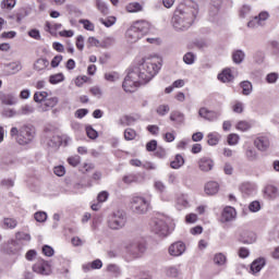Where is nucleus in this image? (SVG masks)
I'll list each match as a JSON object with an SVG mask.
<instances>
[{"instance_id": "obj_1", "label": "nucleus", "mask_w": 279, "mask_h": 279, "mask_svg": "<svg viewBox=\"0 0 279 279\" xmlns=\"http://www.w3.org/2000/svg\"><path fill=\"white\" fill-rule=\"evenodd\" d=\"M133 69L140 75L142 82L149 84L158 75L160 69H162V61L158 57H146L138 66Z\"/></svg>"}, {"instance_id": "obj_2", "label": "nucleus", "mask_w": 279, "mask_h": 279, "mask_svg": "<svg viewBox=\"0 0 279 279\" xmlns=\"http://www.w3.org/2000/svg\"><path fill=\"white\" fill-rule=\"evenodd\" d=\"M195 16H197V10L191 7L180 5L172 16V27L175 32H186L195 22Z\"/></svg>"}, {"instance_id": "obj_3", "label": "nucleus", "mask_w": 279, "mask_h": 279, "mask_svg": "<svg viewBox=\"0 0 279 279\" xmlns=\"http://www.w3.org/2000/svg\"><path fill=\"white\" fill-rule=\"evenodd\" d=\"M144 84L147 83L141 80V75L136 73L134 68H131L129 69V73L124 78L122 88L125 90V93H135L136 88H138V86H143Z\"/></svg>"}, {"instance_id": "obj_4", "label": "nucleus", "mask_w": 279, "mask_h": 279, "mask_svg": "<svg viewBox=\"0 0 279 279\" xmlns=\"http://www.w3.org/2000/svg\"><path fill=\"white\" fill-rule=\"evenodd\" d=\"M150 228L158 236H169V218L165 216L155 218L150 223Z\"/></svg>"}, {"instance_id": "obj_5", "label": "nucleus", "mask_w": 279, "mask_h": 279, "mask_svg": "<svg viewBox=\"0 0 279 279\" xmlns=\"http://www.w3.org/2000/svg\"><path fill=\"white\" fill-rule=\"evenodd\" d=\"M126 221L128 217L124 211H114L108 217V228L110 230H121V228L125 227Z\"/></svg>"}, {"instance_id": "obj_6", "label": "nucleus", "mask_w": 279, "mask_h": 279, "mask_svg": "<svg viewBox=\"0 0 279 279\" xmlns=\"http://www.w3.org/2000/svg\"><path fill=\"white\" fill-rule=\"evenodd\" d=\"M36 134V129L32 125H23L20 129V134L17 135L19 145H29L34 141Z\"/></svg>"}, {"instance_id": "obj_7", "label": "nucleus", "mask_w": 279, "mask_h": 279, "mask_svg": "<svg viewBox=\"0 0 279 279\" xmlns=\"http://www.w3.org/2000/svg\"><path fill=\"white\" fill-rule=\"evenodd\" d=\"M131 208L135 215H145L149 210V202L144 197L135 196L132 199Z\"/></svg>"}, {"instance_id": "obj_8", "label": "nucleus", "mask_w": 279, "mask_h": 279, "mask_svg": "<svg viewBox=\"0 0 279 279\" xmlns=\"http://www.w3.org/2000/svg\"><path fill=\"white\" fill-rule=\"evenodd\" d=\"M32 269L38 276H51V264L45 259H38Z\"/></svg>"}, {"instance_id": "obj_9", "label": "nucleus", "mask_w": 279, "mask_h": 279, "mask_svg": "<svg viewBox=\"0 0 279 279\" xmlns=\"http://www.w3.org/2000/svg\"><path fill=\"white\" fill-rule=\"evenodd\" d=\"M25 244L23 242H19L16 239L9 240L8 243L3 244V250L7 254H21L23 252V247Z\"/></svg>"}, {"instance_id": "obj_10", "label": "nucleus", "mask_w": 279, "mask_h": 279, "mask_svg": "<svg viewBox=\"0 0 279 279\" xmlns=\"http://www.w3.org/2000/svg\"><path fill=\"white\" fill-rule=\"evenodd\" d=\"M269 20V12L262 11L258 15L254 16L248 23L247 27L250 29H256L258 27H263L265 22Z\"/></svg>"}, {"instance_id": "obj_11", "label": "nucleus", "mask_w": 279, "mask_h": 279, "mask_svg": "<svg viewBox=\"0 0 279 279\" xmlns=\"http://www.w3.org/2000/svg\"><path fill=\"white\" fill-rule=\"evenodd\" d=\"M58 104H60V98L56 96L46 98L45 101L38 106V110L39 112H49V110H51V108H56Z\"/></svg>"}, {"instance_id": "obj_12", "label": "nucleus", "mask_w": 279, "mask_h": 279, "mask_svg": "<svg viewBox=\"0 0 279 279\" xmlns=\"http://www.w3.org/2000/svg\"><path fill=\"white\" fill-rule=\"evenodd\" d=\"M198 116L205 121H217L221 113L218 111L208 110L206 107H203L198 110Z\"/></svg>"}, {"instance_id": "obj_13", "label": "nucleus", "mask_w": 279, "mask_h": 279, "mask_svg": "<svg viewBox=\"0 0 279 279\" xmlns=\"http://www.w3.org/2000/svg\"><path fill=\"white\" fill-rule=\"evenodd\" d=\"M234 219H236V209L230 206L225 207L220 218L221 223H228L230 221H234Z\"/></svg>"}, {"instance_id": "obj_14", "label": "nucleus", "mask_w": 279, "mask_h": 279, "mask_svg": "<svg viewBox=\"0 0 279 279\" xmlns=\"http://www.w3.org/2000/svg\"><path fill=\"white\" fill-rule=\"evenodd\" d=\"M126 248L131 254H133V256L145 254V252L147 251V246L145 245V243L141 242H132L126 246Z\"/></svg>"}, {"instance_id": "obj_15", "label": "nucleus", "mask_w": 279, "mask_h": 279, "mask_svg": "<svg viewBox=\"0 0 279 279\" xmlns=\"http://www.w3.org/2000/svg\"><path fill=\"white\" fill-rule=\"evenodd\" d=\"M170 256H182L186 252V245L183 242H174L168 250Z\"/></svg>"}, {"instance_id": "obj_16", "label": "nucleus", "mask_w": 279, "mask_h": 279, "mask_svg": "<svg viewBox=\"0 0 279 279\" xmlns=\"http://www.w3.org/2000/svg\"><path fill=\"white\" fill-rule=\"evenodd\" d=\"M198 168L201 171L208 173V171H213L215 168V161L208 157H203L198 160Z\"/></svg>"}, {"instance_id": "obj_17", "label": "nucleus", "mask_w": 279, "mask_h": 279, "mask_svg": "<svg viewBox=\"0 0 279 279\" xmlns=\"http://www.w3.org/2000/svg\"><path fill=\"white\" fill-rule=\"evenodd\" d=\"M126 40L128 43H138V40H141V38H143L141 36V33H138V31L136 29V26L133 25L131 26L128 31H126Z\"/></svg>"}, {"instance_id": "obj_18", "label": "nucleus", "mask_w": 279, "mask_h": 279, "mask_svg": "<svg viewBox=\"0 0 279 279\" xmlns=\"http://www.w3.org/2000/svg\"><path fill=\"white\" fill-rule=\"evenodd\" d=\"M133 26H135L136 31L142 37L146 36V34H149V29L151 27L149 22H146V21L136 22L135 24H133Z\"/></svg>"}, {"instance_id": "obj_19", "label": "nucleus", "mask_w": 279, "mask_h": 279, "mask_svg": "<svg viewBox=\"0 0 279 279\" xmlns=\"http://www.w3.org/2000/svg\"><path fill=\"white\" fill-rule=\"evenodd\" d=\"M254 145L259 151H267L269 149V138L265 136L257 137Z\"/></svg>"}, {"instance_id": "obj_20", "label": "nucleus", "mask_w": 279, "mask_h": 279, "mask_svg": "<svg viewBox=\"0 0 279 279\" xmlns=\"http://www.w3.org/2000/svg\"><path fill=\"white\" fill-rule=\"evenodd\" d=\"M218 80L223 84L228 82H232L234 80V75L232 74V69L227 68L220 74H218Z\"/></svg>"}, {"instance_id": "obj_21", "label": "nucleus", "mask_w": 279, "mask_h": 279, "mask_svg": "<svg viewBox=\"0 0 279 279\" xmlns=\"http://www.w3.org/2000/svg\"><path fill=\"white\" fill-rule=\"evenodd\" d=\"M266 260L263 257H259L257 259H255L252 264H251V271L252 274H258L260 272V270L263 269V267H265L266 265Z\"/></svg>"}, {"instance_id": "obj_22", "label": "nucleus", "mask_w": 279, "mask_h": 279, "mask_svg": "<svg viewBox=\"0 0 279 279\" xmlns=\"http://www.w3.org/2000/svg\"><path fill=\"white\" fill-rule=\"evenodd\" d=\"M206 195H217L219 193V183L210 181L205 185Z\"/></svg>"}, {"instance_id": "obj_23", "label": "nucleus", "mask_w": 279, "mask_h": 279, "mask_svg": "<svg viewBox=\"0 0 279 279\" xmlns=\"http://www.w3.org/2000/svg\"><path fill=\"white\" fill-rule=\"evenodd\" d=\"M126 12L134 14L136 12H143V4L138 2H130L125 5Z\"/></svg>"}, {"instance_id": "obj_24", "label": "nucleus", "mask_w": 279, "mask_h": 279, "mask_svg": "<svg viewBox=\"0 0 279 279\" xmlns=\"http://www.w3.org/2000/svg\"><path fill=\"white\" fill-rule=\"evenodd\" d=\"M264 193L269 199H276V197H278V187L274 185H268L266 186Z\"/></svg>"}, {"instance_id": "obj_25", "label": "nucleus", "mask_w": 279, "mask_h": 279, "mask_svg": "<svg viewBox=\"0 0 279 279\" xmlns=\"http://www.w3.org/2000/svg\"><path fill=\"white\" fill-rule=\"evenodd\" d=\"M2 104H4L5 106H14L16 105V96L12 95V94H2V98H1Z\"/></svg>"}, {"instance_id": "obj_26", "label": "nucleus", "mask_w": 279, "mask_h": 279, "mask_svg": "<svg viewBox=\"0 0 279 279\" xmlns=\"http://www.w3.org/2000/svg\"><path fill=\"white\" fill-rule=\"evenodd\" d=\"M232 60L234 64H241L245 60V52L243 50H235L232 52Z\"/></svg>"}, {"instance_id": "obj_27", "label": "nucleus", "mask_w": 279, "mask_h": 279, "mask_svg": "<svg viewBox=\"0 0 279 279\" xmlns=\"http://www.w3.org/2000/svg\"><path fill=\"white\" fill-rule=\"evenodd\" d=\"M170 121H173L174 123H179V124L184 123V113L180 111H172L170 113Z\"/></svg>"}, {"instance_id": "obj_28", "label": "nucleus", "mask_w": 279, "mask_h": 279, "mask_svg": "<svg viewBox=\"0 0 279 279\" xmlns=\"http://www.w3.org/2000/svg\"><path fill=\"white\" fill-rule=\"evenodd\" d=\"M15 239L19 243H23L24 241L26 243H29V241H32V235H29V233H25L23 231H17L15 233Z\"/></svg>"}, {"instance_id": "obj_29", "label": "nucleus", "mask_w": 279, "mask_h": 279, "mask_svg": "<svg viewBox=\"0 0 279 279\" xmlns=\"http://www.w3.org/2000/svg\"><path fill=\"white\" fill-rule=\"evenodd\" d=\"M47 66H49V60L47 59H38L34 64L35 71H45Z\"/></svg>"}, {"instance_id": "obj_30", "label": "nucleus", "mask_w": 279, "mask_h": 279, "mask_svg": "<svg viewBox=\"0 0 279 279\" xmlns=\"http://www.w3.org/2000/svg\"><path fill=\"white\" fill-rule=\"evenodd\" d=\"M184 166V157L182 155H177L174 160L170 162L171 169H180V167Z\"/></svg>"}, {"instance_id": "obj_31", "label": "nucleus", "mask_w": 279, "mask_h": 279, "mask_svg": "<svg viewBox=\"0 0 279 279\" xmlns=\"http://www.w3.org/2000/svg\"><path fill=\"white\" fill-rule=\"evenodd\" d=\"M240 86L242 88V94L247 96V95H252V83L250 81H243L240 83Z\"/></svg>"}, {"instance_id": "obj_32", "label": "nucleus", "mask_w": 279, "mask_h": 279, "mask_svg": "<svg viewBox=\"0 0 279 279\" xmlns=\"http://www.w3.org/2000/svg\"><path fill=\"white\" fill-rule=\"evenodd\" d=\"M16 7V0H2L0 2L1 10H14Z\"/></svg>"}, {"instance_id": "obj_33", "label": "nucleus", "mask_w": 279, "mask_h": 279, "mask_svg": "<svg viewBox=\"0 0 279 279\" xmlns=\"http://www.w3.org/2000/svg\"><path fill=\"white\" fill-rule=\"evenodd\" d=\"M221 136L218 133H209L207 135V143L208 145L215 146L219 144V140Z\"/></svg>"}, {"instance_id": "obj_34", "label": "nucleus", "mask_w": 279, "mask_h": 279, "mask_svg": "<svg viewBox=\"0 0 279 279\" xmlns=\"http://www.w3.org/2000/svg\"><path fill=\"white\" fill-rule=\"evenodd\" d=\"M47 97H49L47 92H36L34 94V101H36V104H44Z\"/></svg>"}, {"instance_id": "obj_35", "label": "nucleus", "mask_w": 279, "mask_h": 279, "mask_svg": "<svg viewBox=\"0 0 279 279\" xmlns=\"http://www.w3.org/2000/svg\"><path fill=\"white\" fill-rule=\"evenodd\" d=\"M241 191H242V193H244V195H253L254 191H256V189L254 187V185L252 183H243L241 185Z\"/></svg>"}, {"instance_id": "obj_36", "label": "nucleus", "mask_w": 279, "mask_h": 279, "mask_svg": "<svg viewBox=\"0 0 279 279\" xmlns=\"http://www.w3.org/2000/svg\"><path fill=\"white\" fill-rule=\"evenodd\" d=\"M134 123H136V119L131 116H124L119 120V124L123 126L133 125Z\"/></svg>"}, {"instance_id": "obj_37", "label": "nucleus", "mask_w": 279, "mask_h": 279, "mask_svg": "<svg viewBox=\"0 0 279 279\" xmlns=\"http://www.w3.org/2000/svg\"><path fill=\"white\" fill-rule=\"evenodd\" d=\"M117 43L114 37H105L101 41V49H110Z\"/></svg>"}, {"instance_id": "obj_38", "label": "nucleus", "mask_w": 279, "mask_h": 279, "mask_svg": "<svg viewBox=\"0 0 279 279\" xmlns=\"http://www.w3.org/2000/svg\"><path fill=\"white\" fill-rule=\"evenodd\" d=\"M214 263H215V265H218L219 267L226 265V263H227L226 255H223V253H217L214 257Z\"/></svg>"}, {"instance_id": "obj_39", "label": "nucleus", "mask_w": 279, "mask_h": 279, "mask_svg": "<svg viewBox=\"0 0 279 279\" xmlns=\"http://www.w3.org/2000/svg\"><path fill=\"white\" fill-rule=\"evenodd\" d=\"M96 8L101 14H108V4L104 0H96Z\"/></svg>"}, {"instance_id": "obj_40", "label": "nucleus", "mask_w": 279, "mask_h": 279, "mask_svg": "<svg viewBox=\"0 0 279 279\" xmlns=\"http://www.w3.org/2000/svg\"><path fill=\"white\" fill-rule=\"evenodd\" d=\"M196 59H197V56H195V53H193V52H186L183 56V62L185 64H195Z\"/></svg>"}, {"instance_id": "obj_41", "label": "nucleus", "mask_w": 279, "mask_h": 279, "mask_svg": "<svg viewBox=\"0 0 279 279\" xmlns=\"http://www.w3.org/2000/svg\"><path fill=\"white\" fill-rule=\"evenodd\" d=\"M122 182L124 184H134V182H138V174H126L123 177Z\"/></svg>"}, {"instance_id": "obj_42", "label": "nucleus", "mask_w": 279, "mask_h": 279, "mask_svg": "<svg viewBox=\"0 0 279 279\" xmlns=\"http://www.w3.org/2000/svg\"><path fill=\"white\" fill-rule=\"evenodd\" d=\"M3 225H4V228H10L11 230H14V228L19 226V221H16V219H13V218H4Z\"/></svg>"}, {"instance_id": "obj_43", "label": "nucleus", "mask_w": 279, "mask_h": 279, "mask_svg": "<svg viewBox=\"0 0 279 279\" xmlns=\"http://www.w3.org/2000/svg\"><path fill=\"white\" fill-rule=\"evenodd\" d=\"M19 112L20 114H34V112H36V108L32 105H25L21 107Z\"/></svg>"}, {"instance_id": "obj_44", "label": "nucleus", "mask_w": 279, "mask_h": 279, "mask_svg": "<svg viewBox=\"0 0 279 279\" xmlns=\"http://www.w3.org/2000/svg\"><path fill=\"white\" fill-rule=\"evenodd\" d=\"M50 84H60V82H64V74L58 73L53 74L49 77Z\"/></svg>"}, {"instance_id": "obj_45", "label": "nucleus", "mask_w": 279, "mask_h": 279, "mask_svg": "<svg viewBox=\"0 0 279 279\" xmlns=\"http://www.w3.org/2000/svg\"><path fill=\"white\" fill-rule=\"evenodd\" d=\"M49 147H60L62 145V137L60 135H54L52 138L48 142Z\"/></svg>"}, {"instance_id": "obj_46", "label": "nucleus", "mask_w": 279, "mask_h": 279, "mask_svg": "<svg viewBox=\"0 0 279 279\" xmlns=\"http://www.w3.org/2000/svg\"><path fill=\"white\" fill-rule=\"evenodd\" d=\"M177 204L182 208H186V206H189V197L184 194L179 195L177 198Z\"/></svg>"}, {"instance_id": "obj_47", "label": "nucleus", "mask_w": 279, "mask_h": 279, "mask_svg": "<svg viewBox=\"0 0 279 279\" xmlns=\"http://www.w3.org/2000/svg\"><path fill=\"white\" fill-rule=\"evenodd\" d=\"M245 156H246L247 160H251V161L257 160V158H258V154L256 153V149H254V148H247Z\"/></svg>"}, {"instance_id": "obj_48", "label": "nucleus", "mask_w": 279, "mask_h": 279, "mask_svg": "<svg viewBox=\"0 0 279 279\" xmlns=\"http://www.w3.org/2000/svg\"><path fill=\"white\" fill-rule=\"evenodd\" d=\"M22 69H23V65H21V62H13V63L8 65V70L12 74L19 73V71H21Z\"/></svg>"}, {"instance_id": "obj_49", "label": "nucleus", "mask_w": 279, "mask_h": 279, "mask_svg": "<svg viewBox=\"0 0 279 279\" xmlns=\"http://www.w3.org/2000/svg\"><path fill=\"white\" fill-rule=\"evenodd\" d=\"M235 128L240 132H247V130H250V128H252V124H250V122H247V121H240V122H238Z\"/></svg>"}, {"instance_id": "obj_50", "label": "nucleus", "mask_w": 279, "mask_h": 279, "mask_svg": "<svg viewBox=\"0 0 279 279\" xmlns=\"http://www.w3.org/2000/svg\"><path fill=\"white\" fill-rule=\"evenodd\" d=\"M169 110H171L169 105H160L157 107L156 112L159 114V117H165V114H168Z\"/></svg>"}, {"instance_id": "obj_51", "label": "nucleus", "mask_w": 279, "mask_h": 279, "mask_svg": "<svg viewBox=\"0 0 279 279\" xmlns=\"http://www.w3.org/2000/svg\"><path fill=\"white\" fill-rule=\"evenodd\" d=\"M34 217L38 223H45V221H47V213L45 211H37L35 213Z\"/></svg>"}, {"instance_id": "obj_52", "label": "nucleus", "mask_w": 279, "mask_h": 279, "mask_svg": "<svg viewBox=\"0 0 279 279\" xmlns=\"http://www.w3.org/2000/svg\"><path fill=\"white\" fill-rule=\"evenodd\" d=\"M124 138L125 141H134L136 138V131L133 129H126L124 131Z\"/></svg>"}, {"instance_id": "obj_53", "label": "nucleus", "mask_w": 279, "mask_h": 279, "mask_svg": "<svg viewBox=\"0 0 279 279\" xmlns=\"http://www.w3.org/2000/svg\"><path fill=\"white\" fill-rule=\"evenodd\" d=\"M107 271H109L110 274H113V276L116 277L121 275V269L119 268V266L114 264H109L107 266Z\"/></svg>"}, {"instance_id": "obj_54", "label": "nucleus", "mask_w": 279, "mask_h": 279, "mask_svg": "<svg viewBox=\"0 0 279 279\" xmlns=\"http://www.w3.org/2000/svg\"><path fill=\"white\" fill-rule=\"evenodd\" d=\"M154 189L157 191V193H165L167 191V185L162 183V181H155Z\"/></svg>"}, {"instance_id": "obj_55", "label": "nucleus", "mask_w": 279, "mask_h": 279, "mask_svg": "<svg viewBox=\"0 0 279 279\" xmlns=\"http://www.w3.org/2000/svg\"><path fill=\"white\" fill-rule=\"evenodd\" d=\"M81 25H83L84 29L87 32H93L95 29V25L88 20H80Z\"/></svg>"}, {"instance_id": "obj_56", "label": "nucleus", "mask_w": 279, "mask_h": 279, "mask_svg": "<svg viewBox=\"0 0 279 279\" xmlns=\"http://www.w3.org/2000/svg\"><path fill=\"white\" fill-rule=\"evenodd\" d=\"M248 210L251 213H258V210H260V202L253 201L252 203H250Z\"/></svg>"}, {"instance_id": "obj_57", "label": "nucleus", "mask_w": 279, "mask_h": 279, "mask_svg": "<svg viewBox=\"0 0 279 279\" xmlns=\"http://www.w3.org/2000/svg\"><path fill=\"white\" fill-rule=\"evenodd\" d=\"M250 12H252V7H250L248 4H244L240 9V16H241V19H245V16H247L250 14Z\"/></svg>"}, {"instance_id": "obj_58", "label": "nucleus", "mask_w": 279, "mask_h": 279, "mask_svg": "<svg viewBox=\"0 0 279 279\" xmlns=\"http://www.w3.org/2000/svg\"><path fill=\"white\" fill-rule=\"evenodd\" d=\"M86 134L88 138H92L93 141H95V138L99 136V134L95 131V129H93V126H86Z\"/></svg>"}, {"instance_id": "obj_59", "label": "nucleus", "mask_w": 279, "mask_h": 279, "mask_svg": "<svg viewBox=\"0 0 279 279\" xmlns=\"http://www.w3.org/2000/svg\"><path fill=\"white\" fill-rule=\"evenodd\" d=\"M233 112H235L236 114H241L244 110V106L243 102L241 101H235V104L232 107Z\"/></svg>"}, {"instance_id": "obj_60", "label": "nucleus", "mask_w": 279, "mask_h": 279, "mask_svg": "<svg viewBox=\"0 0 279 279\" xmlns=\"http://www.w3.org/2000/svg\"><path fill=\"white\" fill-rule=\"evenodd\" d=\"M54 175H58L59 178H62L64 173H66V170L64 169V166H57L53 168Z\"/></svg>"}, {"instance_id": "obj_61", "label": "nucleus", "mask_w": 279, "mask_h": 279, "mask_svg": "<svg viewBox=\"0 0 279 279\" xmlns=\"http://www.w3.org/2000/svg\"><path fill=\"white\" fill-rule=\"evenodd\" d=\"M228 145H239V135L236 134H230L228 136Z\"/></svg>"}, {"instance_id": "obj_62", "label": "nucleus", "mask_w": 279, "mask_h": 279, "mask_svg": "<svg viewBox=\"0 0 279 279\" xmlns=\"http://www.w3.org/2000/svg\"><path fill=\"white\" fill-rule=\"evenodd\" d=\"M87 45H89V47H101V41L95 37H89L87 39Z\"/></svg>"}, {"instance_id": "obj_63", "label": "nucleus", "mask_w": 279, "mask_h": 279, "mask_svg": "<svg viewBox=\"0 0 279 279\" xmlns=\"http://www.w3.org/2000/svg\"><path fill=\"white\" fill-rule=\"evenodd\" d=\"M28 36L31 38H34V40H40V31L33 28L28 31Z\"/></svg>"}, {"instance_id": "obj_64", "label": "nucleus", "mask_w": 279, "mask_h": 279, "mask_svg": "<svg viewBox=\"0 0 279 279\" xmlns=\"http://www.w3.org/2000/svg\"><path fill=\"white\" fill-rule=\"evenodd\" d=\"M68 162L69 165H71V167H77V165H80L81 162V158L80 156H73L68 158Z\"/></svg>"}]
</instances>
